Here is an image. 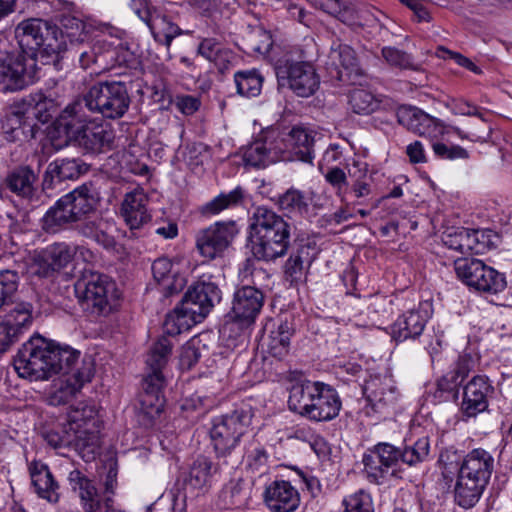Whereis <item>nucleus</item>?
Returning a JSON list of instances; mask_svg holds the SVG:
<instances>
[{
  "mask_svg": "<svg viewBox=\"0 0 512 512\" xmlns=\"http://www.w3.org/2000/svg\"><path fill=\"white\" fill-rule=\"evenodd\" d=\"M369 315L387 318L393 314V300L385 295L375 294L365 298Z\"/></svg>",
  "mask_w": 512,
  "mask_h": 512,
  "instance_id": "nucleus-61",
  "label": "nucleus"
},
{
  "mask_svg": "<svg viewBox=\"0 0 512 512\" xmlns=\"http://www.w3.org/2000/svg\"><path fill=\"white\" fill-rule=\"evenodd\" d=\"M31 484L38 497L50 503H57L60 497L59 485L55 481L48 466L39 461H33L29 465Z\"/></svg>",
  "mask_w": 512,
  "mask_h": 512,
  "instance_id": "nucleus-32",
  "label": "nucleus"
},
{
  "mask_svg": "<svg viewBox=\"0 0 512 512\" xmlns=\"http://www.w3.org/2000/svg\"><path fill=\"white\" fill-rule=\"evenodd\" d=\"M314 257V245L310 243L299 245L297 249L291 253L285 263L284 273L286 279L289 280L290 283H295L301 280L304 275L305 265L310 266Z\"/></svg>",
  "mask_w": 512,
  "mask_h": 512,
  "instance_id": "nucleus-40",
  "label": "nucleus"
},
{
  "mask_svg": "<svg viewBox=\"0 0 512 512\" xmlns=\"http://www.w3.org/2000/svg\"><path fill=\"white\" fill-rule=\"evenodd\" d=\"M444 245L461 254L471 253L475 239L470 236V229L457 228L450 232H445L442 236Z\"/></svg>",
  "mask_w": 512,
  "mask_h": 512,
  "instance_id": "nucleus-56",
  "label": "nucleus"
},
{
  "mask_svg": "<svg viewBox=\"0 0 512 512\" xmlns=\"http://www.w3.org/2000/svg\"><path fill=\"white\" fill-rule=\"evenodd\" d=\"M381 99L365 89H354L349 93V105L356 114L368 115L379 109Z\"/></svg>",
  "mask_w": 512,
  "mask_h": 512,
  "instance_id": "nucleus-55",
  "label": "nucleus"
},
{
  "mask_svg": "<svg viewBox=\"0 0 512 512\" xmlns=\"http://www.w3.org/2000/svg\"><path fill=\"white\" fill-rule=\"evenodd\" d=\"M363 392L371 408L378 413L393 406L398 397L394 381L387 376L371 377L365 382Z\"/></svg>",
  "mask_w": 512,
  "mask_h": 512,
  "instance_id": "nucleus-26",
  "label": "nucleus"
},
{
  "mask_svg": "<svg viewBox=\"0 0 512 512\" xmlns=\"http://www.w3.org/2000/svg\"><path fill=\"white\" fill-rule=\"evenodd\" d=\"M382 56L391 66H395L400 69H417V66L414 64L412 57L399 49L393 47H385L382 49Z\"/></svg>",
  "mask_w": 512,
  "mask_h": 512,
  "instance_id": "nucleus-63",
  "label": "nucleus"
},
{
  "mask_svg": "<svg viewBox=\"0 0 512 512\" xmlns=\"http://www.w3.org/2000/svg\"><path fill=\"white\" fill-rule=\"evenodd\" d=\"M251 251L258 260L283 257L290 246L291 225L283 216L266 206L254 208L249 218Z\"/></svg>",
  "mask_w": 512,
  "mask_h": 512,
  "instance_id": "nucleus-2",
  "label": "nucleus"
},
{
  "mask_svg": "<svg viewBox=\"0 0 512 512\" xmlns=\"http://www.w3.org/2000/svg\"><path fill=\"white\" fill-rule=\"evenodd\" d=\"M398 461L399 463L408 466H416L429 459L430 454V441L428 437H421L412 444H407L404 447H398Z\"/></svg>",
  "mask_w": 512,
  "mask_h": 512,
  "instance_id": "nucleus-52",
  "label": "nucleus"
},
{
  "mask_svg": "<svg viewBox=\"0 0 512 512\" xmlns=\"http://www.w3.org/2000/svg\"><path fill=\"white\" fill-rule=\"evenodd\" d=\"M77 221L75 212L64 195L45 213L42 228L48 233H56L67 225L76 224Z\"/></svg>",
  "mask_w": 512,
  "mask_h": 512,
  "instance_id": "nucleus-37",
  "label": "nucleus"
},
{
  "mask_svg": "<svg viewBox=\"0 0 512 512\" xmlns=\"http://www.w3.org/2000/svg\"><path fill=\"white\" fill-rule=\"evenodd\" d=\"M473 366L474 359L470 354L464 353L459 355L453 369L438 380V390L440 392L453 391L465 380Z\"/></svg>",
  "mask_w": 512,
  "mask_h": 512,
  "instance_id": "nucleus-44",
  "label": "nucleus"
},
{
  "mask_svg": "<svg viewBox=\"0 0 512 512\" xmlns=\"http://www.w3.org/2000/svg\"><path fill=\"white\" fill-rule=\"evenodd\" d=\"M197 52L206 60L220 65L222 61L228 60L232 56V52L225 48L215 38H203L199 45Z\"/></svg>",
  "mask_w": 512,
  "mask_h": 512,
  "instance_id": "nucleus-57",
  "label": "nucleus"
},
{
  "mask_svg": "<svg viewBox=\"0 0 512 512\" xmlns=\"http://www.w3.org/2000/svg\"><path fill=\"white\" fill-rule=\"evenodd\" d=\"M454 268L459 279L480 293L496 295L503 292L507 286L505 274L486 265L482 260L457 259Z\"/></svg>",
  "mask_w": 512,
  "mask_h": 512,
  "instance_id": "nucleus-12",
  "label": "nucleus"
},
{
  "mask_svg": "<svg viewBox=\"0 0 512 512\" xmlns=\"http://www.w3.org/2000/svg\"><path fill=\"white\" fill-rule=\"evenodd\" d=\"M309 202L310 198L304 191L292 187L279 195L276 203L288 214L303 216L309 211Z\"/></svg>",
  "mask_w": 512,
  "mask_h": 512,
  "instance_id": "nucleus-49",
  "label": "nucleus"
},
{
  "mask_svg": "<svg viewBox=\"0 0 512 512\" xmlns=\"http://www.w3.org/2000/svg\"><path fill=\"white\" fill-rule=\"evenodd\" d=\"M151 270L155 282L160 286L165 297L178 294L186 285L185 276L174 270L172 261L167 257L154 260Z\"/></svg>",
  "mask_w": 512,
  "mask_h": 512,
  "instance_id": "nucleus-31",
  "label": "nucleus"
},
{
  "mask_svg": "<svg viewBox=\"0 0 512 512\" xmlns=\"http://www.w3.org/2000/svg\"><path fill=\"white\" fill-rule=\"evenodd\" d=\"M70 431L72 432L71 438H74L72 446L82 453L83 457H87V459L94 458L100 446L98 426L78 428Z\"/></svg>",
  "mask_w": 512,
  "mask_h": 512,
  "instance_id": "nucleus-45",
  "label": "nucleus"
},
{
  "mask_svg": "<svg viewBox=\"0 0 512 512\" xmlns=\"http://www.w3.org/2000/svg\"><path fill=\"white\" fill-rule=\"evenodd\" d=\"M58 35L57 25L40 18L25 19L15 28L18 50L33 58L39 52L42 58H51L54 63L67 50L65 40L58 38Z\"/></svg>",
  "mask_w": 512,
  "mask_h": 512,
  "instance_id": "nucleus-6",
  "label": "nucleus"
},
{
  "mask_svg": "<svg viewBox=\"0 0 512 512\" xmlns=\"http://www.w3.org/2000/svg\"><path fill=\"white\" fill-rule=\"evenodd\" d=\"M430 316L431 311L428 303H421L417 308L403 313L389 328L392 340L396 343L416 340L422 335Z\"/></svg>",
  "mask_w": 512,
  "mask_h": 512,
  "instance_id": "nucleus-19",
  "label": "nucleus"
},
{
  "mask_svg": "<svg viewBox=\"0 0 512 512\" xmlns=\"http://www.w3.org/2000/svg\"><path fill=\"white\" fill-rule=\"evenodd\" d=\"M216 471L217 467L210 459L200 456L193 462L187 482L193 488H203L209 484L213 473Z\"/></svg>",
  "mask_w": 512,
  "mask_h": 512,
  "instance_id": "nucleus-54",
  "label": "nucleus"
},
{
  "mask_svg": "<svg viewBox=\"0 0 512 512\" xmlns=\"http://www.w3.org/2000/svg\"><path fill=\"white\" fill-rule=\"evenodd\" d=\"M81 504L85 512H96L100 508V495L92 481L85 482L78 490Z\"/></svg>",
  "mask_w": 512,
  "mask_h": 512,
  "instance_id": "nucleus-64",
  "label": "nucleus"
},
{
  "mask_svg": "<svg viewBox=\"0 0 512 512\" xmlns=\"http://www.w3.org/2000/svg\"><path fill=\"white\" fill-rule=\"evenodd\" d=\"M75 290L85 309L96 315L108 314L118 299L115 282L98 272H85L76 282Z\"/></svg>",
  "mask_w": 512,
  "mask_h": 512,
  "instance_id": "nucleus-10",
  "label": "nucleus"
},
{
  "mask_svg": "<svg viewBox=\"0 0 512 512\" xmlns=\"http://www.w3.org/2000/svg\"><path fill=\"white\" fill-rule=\"evenodd\" d=\"M316 136V132L301 126H295L288 132L277 130L276 142L281 161L312 163Z\"/></svg>",
  "mask_w": 512,
  "mask_h": 512,
  "instance_id": "nucleus-15",
  "label": "nucleus"
},
{
  "mask_svg": "<svg viewBox=\"0 0 512 512\" xmlns=\"http://www.w3.org/2000/svg\"><path fill=\"white\" fill-rule=\"evenodd\" d=\"M397 118L401 125L420 136L436 138L443 132V126L438 119L417 107H400L397 112Z\"/></svg>",
  "mask_w": 512,
  "mask_h": 512,
  "instance_id": "nucleus-24",
  "label": "nucleus"
},
{
  "mask_svg": "<svg viewBox=\"0 0 512 512\" xmlns=\"http://www.w3.org/2000/svg\"><path fill=\"white\" fill-rule=\"evenodd\" d=\"M88 167L79 158H61L52 161L46 170V177L51 181L62 182L74 180L87 172Z\"/></svg>",
  "mask_w": 512,
  "mask_h": 512,
  "instance_id": "nucleus-42",
  "label": "nucleus"
},
{
  "mask_svg": "<svg viewBox=\"0 0 512 512\" xmlns=\"http://www.w3.org/2000/svg\"><path fill=\"white\" fill-rule=\"evenodd\" d=\"M59 133L66 136V143H73L85 153L100 154L112 148L114 133L108 125L96 123L88 113L78 118L67 105L57 120Z\"/></svg>",
  "mask_w": 512,
  "mask_h": 512,
  "instance_id": "nucleus-5",
  "label": "nucleus"
},
{
  "mask_svg": "<svg viewBox=\"0 0 512 512\" xmlns=\"http://www.w3.org/2000/svg\"><path fill=\"white\" fill-rule=\"evenodd\" d=\"M37 173L27 165L13 169L6 177L5 183L9 190L17 196L32 203L38 200Z\"/></svg>",
  "mask_w": 512,
  "mask_h": 512,
  "instance_id": "nucleus-33",
  "label": "nucleus"
},
{
  "mask_svg": "<svg viewBox=\"0 0 512 512\" xmlns=\"http://www.w3.org/2000/svg\"><path fill=\"white\" fill-rule=\"evenodd\" d=\"M277 130L271 129L262 133L243 151V161L247 166L264 168L280 158V148L276 142Z\"/></svg>",
  "mask_w": 512,
  "mask_h": 512,
  "instance_id": "nucleus-20",
  "label": "nucleus"
},
{
  "mask_svg": "<svg viewBox=\"0 0 512 512\" xmlns=\"http://www.w3.org/2000/svg\"><path fill=\"white\" fill-rule=\"evenodd\" d=\"M173 344L167 336H161L151 347L146 363L150 373L144 378L143 392L140 394L139 418L143 425H152L164 407L162 369L168 362Z\"/></svg>",
  "mask_w": 512,
  "mask_h": 512,
  "instance_id": "nucleus-4",
  "label": "nucleus"
},
{
  "mask_svg": "<svg viewBox=\"0 0 512 512\" xmlns=\"http://www.w3.org/2000/svg\"><path fill=\"white\" fill-rule=\"evenodd\" d=\"M108 48L109 39L106 37L71 45V49L78 57L79 65L83 69H88L93 65L105 69V49Z\"/></svg>",
  "mask_w": 512,
  "mask_h": 512,
  "instance_id": "nucleus-34",
  "label": "nucleus"
},
{
  "mask_svg": "<svg viewBox=\"0 0 512 512\" xmlns=\"http://www.w3.org/2000/svg\"><path fill=\"white\" fill-rule=\"evenodd\" d=\"M1 131L8 142H27L35 138L37 126L24 112L12 111L1 120Z\"/></svg>",
  "mask_w": 512,
  "mask_h": 512,
  "instance_id": "nucleus-30",
  "label": "nucleus"
},
{
  "mask_svg": "<svg viewBox=\"0 0 512 512\" xmlns=\"http://www.w3.org/2000/svg\"><path fill=\"white\" fill-rule=\"evenodd\" d=\"M61 28H59L58 38L67 41L70 45L82 43L89 40L90 26L81 19L72 15H63L60 19Z\"/></svg>",
  "mask_w": 512,
  "mask_h": 512,
  "instance_id": "nucleus-46",
  "label": "nucleus"
},
{
  "mask_svg": "<svg viewBox=\"0 0 512 512\" xmlns=\"http://www.w3.org/2000/svg\"><path fill=\"white\" fill-rule=\"evenodd\" d=\"M136 63L135 55L126 42L119 38L109 40V48L105 49V68L108 65H111L112 68L116 66L130 68Z\"/></svg>",
  "mask_w": 512,
  "mask_h": 512,
  "instance_id": "nucleus-48",
  "label": "nucleus"
},
{
  "mask_svg": "<svg viewBox=\"0 0 512 512\" xmlns=\"http://www.w3.org/2000/svg\"><path fill=\"white\" fill-rule=\"evenodd\" d=\"M315 8L337 18L350 27L361 26L359 12L352 0H307Z\"/></svg>",
  "mask_w": 512,
  "mask_h": 512,
  "instance_id": "nucleus-35",
  "label": "nucleus"
},
{
  "mask_svg": "<svg viewBox=\"0 0 512 512\" xmlns=\"http://www.w3.org/2000/svg\"><path fill=\"white\" fill-rule=\"evenodd\" d=\"M97 410L94 406L91 405H83L73 408L68 415V428L70 430L85 428V427H94L97 423Z\"/></svg>",
  "mask_w": 512,
  "mask_h": 512,
  "instance_id": "nucleus-58",
  "label": "nucleus"
},
{
  "mask_svg": "<svg viewBox=\"0 0 512 512\" xmlns=\"http://www.w3.org/2000/svg\"><path fill=\"white\" fill-rule=\"evenodd\" d=\"M130 6L135 14L150 28L154 39H158L160 33L156 30L159 28L158 24L161 19L154 18L156 12L151 11L147 0H131Z\"/></svg>",
  "mask_w": 512,
  "mask_h": 512,
  "instance_id": "nucleus-62",
  "label": "nucleus"
},
{
  "mask_svg": "<svg viewBox=\"0 0 512 512\" xmlns=\"http://www.w3.org/2000/svg\"><path fill=\"white\" fill-rule=\"evenodd\" d=\"M190 308L192 307L182 300L179 306L167 314L163 325L164 333L168 336L178 335L201 322L203 318L193 314Z\"/></svg>",
  "mask_w": 512,
  "mask_h": 512,
  "instance_id": "nucleus-38",
  "label": "nucleus"
},
{
  "mask_svg": "<svg viewBox=\"0 0 512 512\" xmlns=\"http://www.w3.org/2000/svg\"><path fill=\"white\" fill-rule=\"evenodd\" d=\"M264 77L259 70L246 69L234 74L237 93L245 97H256L261 93Z\"/></svg>",
  "mask_w": 512,
  "mask_h": 512,
  "instance_id": "nucleus-50",
  "label": "nucleus"
},
{
  "mask_svg": "<svg viewBox=\"0 0 512 512\" xmlns=\"http://www.w3.org/2000/svg\"><path fill=\"white\" fill-rule=\"evenodd\" d=\"M319 381L303 380L294 383L289 391L288 407L291 411L306 417V411L310 408L313 397L319 386Z\"/></svg>",
  "mask_w": 512,
  "mask_h": 512,
  "instance_id": "nucleus-39",
  "label": "nucleus"
},
{
  "mask_svg": "<svg viewBox=\"0 0 512 512\" xmlns=\"http://www.w3.org/2000/svg\"><path fill=\"white\" fill-rule=\"evenodd\" d=\"M79 358V351L69 346H60L53 342L50 362L51 376L58 373L67 375V377L72 375L77 368L81 366Z\"/></svg>",
  "mask_w": 512,
  "mask_h": 512,
  "instance_id": "nucleus-41",
  "label": "nucleus"
},
{
  "mask_svg": "<svg viewBox=\"0 0 512 512\" xmlns=\"http://www.w3.org/2000/svg\"><path fill=\"white\" fill-rule=\"evenodd\" d=\"M486 485L457 476L454 489L455 502L465 508H472L479 501Z\"/></svg>",
  "mask_w": 512,
  "mask_h": 512,
  "instance_id": "nucleus-47",
  "label": "nucleus"
},
{
  "mask_svg": "<svg viewBox=\"0 0 512 512\" xmlns=\"http://www.w3.org/2000/svg\"><path fill=\"white\" fill-rule=\"evenodd\" d=\"M493 469V456L482 448H476L465 455L458 476L487 486Z\"/></svg>",
  "mask_w": 512,
  "mask_h": 512,
  "instance_id": "nucleus-28",
  "label": "nucleus"
},
{
  "mask_svg": "<svg viewBox=\"0 0 512 512\" xmlns=\"http://www.w3.org/2000/svg\"><path fill=\"white\" fill-rule=\"evenodd\" d=\"M76 230L86 238H90L106 249L115 246V239L107 232V223L96 211L76 222Z\"/></svg>",
  "mask_w": 512,
  "mask_h": 512,
  "instance_id": "nucleus-36",
  "label": "nucleus"
},
{
  "mask_svg": "<svg viewBox=\"0 0 512 512\" xmlns=\"http://www.w3.org/2000/svg\"><path fill=\"white\" fill-rule=\"evenodd\" d=\"M292 334L293 329L291 325L287 321L281 322L275 330L271 331L268 337V353L278 359L286 356L289 351Z\"/></svg>",
  "mask_w": 512,
  "mask_h": 512,
  "instance_id": "nucleus-53",
  "label": "nucleus"
},
{
  "mask_svg": "<svg viewBox=\"0 0 512 512\" xmlns=\"http://www.w3.org/2000/svg\"><path fill=\"white\" fill-rule=\"evenodd\" d=\"M65 196L68 198L77 220L96 211L98 197L92 185L83 184Z\"/></svg>",
  "mask_w": 512,
  "mask_h": 512,
  "instance_id": "nucleus-43",
  "label": "nucleus"
},
{
  "mask_svg": "<svg viewBox=\"0 0 512 512\" xmlns=\"http://www.w3.org/2000/svg\"><path fill=\"white\" fill-rule=\"evenodd\" d=\"M398 447L380 442L368 449L362 457L364 473L370 483L383 484L388 477L397 475Z\"/></svg>",
  "mask_w": 512,
  "mask_h": 512,
  "instance_id": "nucleus-13",
  "label": "nucleus"
},
{
  "mask_svg": "<svg viewBox=\"0 0 512 512\" xmlns=\"http://www.w3.org/2000/svg\"><path fill=\"white\" fill-rule=\"evenodd\" d=\"M238 233L234 221L216 222L196 235V248L208 260L221 257Z\"/></svg>",
  "mask_w": 512,
  "mask_h": 512,
  "instance_id": "nucleus-16",
  "label": "nucleus"
},
{
  "mask_svg": "<svg viewBox=\"0 0 512 512\" xmlns=\"http://www.w3.org/2000/svg\"><path fill=\"white\" fill-rule=\"evenodd\" d=\"M130 104L127 83L111 80L94 83L69 105L78 118L90 112L107 119H119L126 114Z\"/></svg>",
  "mask_w": 512,
  "mask_h": 512,
  "instance_id": "nucleus-3",
  "label": "nucleus"
},
{
  "mask_svg": "<svg viewBox=\"0 0 512 512\" xmlns=\"http://www.w3.org/2000/svg\"><path fill=\"white\" fill-rule=\"evenodd\" d=\"M244 198V190L236 187L229 193H221L209 202L199 208V212L203 216H214L225 209L233 208L242 203Z\"/></svg>",
  "mask_w": 512,
  "mask_h": 512,
  "instance_id": "nucleus-51",
  "label": "nucleus"
},
{
  "mask_svg": "<svg viewBox=\"0 0 512 512\" xmlns=\"http://www.w3.org/2000/svg\"><path fill=\"white\" fill-rule=\"evenodd\" d=\"M464 452L457 448L450 446L441 451L439 456V463L442 466V474L445 478L457 473L459 475L462 461H464Z\"/></svg>",
  "mask_w": 512,
  "mask_h": 512,
  "instance_id": "nucleus-59",
  "label": "nucleus"
},
{
  "mask_svg": "<svg viewBox=\"0 0 512 512\" xmlns=\"http://www.w3.org/2000/svg\"><path fill=\"white\" fill-rule=\"evenodd\" d=\"M274 69L278 85L289 88L299 97H309L319 87L320 79L316 69L300 46L286 51L275 62Z\"/></svg>",
  "mask_w": 512,
  "mask_h": 512,
  "instance_id": "nucleus-7",
  "label": "nucleus"
},
{
  "mask_svg": "<svg viewBox=\"0 0 512 512\" xmlns=\"http://www.w3.org/2000/svg\"><path fill=\"white\" fill-rule=\"evenodd\" d=\"M252 417L251 409L241 406L212 419L209 434L218 459H224L227 463V458L234 456L243 436L248 432Z\"/></svg>",
  "mask_w": 512,
  "mask_h": 512,
  "instance_id": "nucleus-8",
  "label": "nucleus"
},
{
  "mask_svg": "<svg viewBox=\"0 0 512 512\" xmlns=\"http://www.w3.org/2000/svg\"><path fill=\"white\" fill-rule=\"evenodd\" d=\"M147 204L148 197L142 188H135L125 194L120 211L131 231L139 230L150 222L151 214Z\"/></svg>",
  "mask_w": 512,
  "mask_h": 512,
  "instance_id": "nucleus-25",
  "label": "nucleus"
},
{
  "mask_svg": "<svg viewBox=\"0 0 512 512\" xmlns=\"http://www.w3.org/2000/svg\"><path fill=\"white\" fill-rule=\"evenodd\" d=\"M52 347L53 341L40 335H34L25 342L14 359V367L19 376L33 380L51 377Z\"/></svg>",
  "mask_w": 512,
  "mask_h": 512,
  "instance_id": "nucleus-11",
  "label": "nucleus"
},
{
  "mask_svg": "<svg viewBox=\"0 0 512 512\" xmlns=\"http://www.w3.org/2000/svg\"><path fill=\"white\" fill-rule=\"evenodd\" d=\"M493 388L486 376L473 377L464 387L461 411L467 417H475L488 407L487 397Z\"/></svg>",
  "mask_w": 512,
  "mask_h": 512,
  "instance_id": "nucleus-27",
  "label": "nucleus"
},
{
  "mask_svg": "<svg viewBox=\"0 0 512 512\" xmlns=\"http://www.w3.org/2000/svg\"><path fill=\"white\" fill-rule=\"evenodd\" d=\"M330 75L344 84H360L364 76L355 51L346 44H333L329 53Z\"/></svg>",
  "mask_w": 512,
  "mask_h": 512,
  "instance_id": "nucleus-18",
  "label": "nucleus"
},
{
  "mask_svg": "<svg viewBox=\"0 0 512 512\" xmlns=\"http://www.w3.org/2000/svg\"><path fill=\"white\" fill-rule=\"evenodd\" d=\"M18 271H0V354L7 352L28 331L33 322V306L17 300Z\"/></svg>",
  "mask_w": 512,
  "mask_h": 512,
  "instance_id": "nucleus-1",
  "label": "nucleus"
},
{
  "mask_svg": "<svg viewBox=\"0 0 512 512\" xmlns=\"http://www.w3.org/2000/svg\"><path fill=\"white\" fill-rule=\"evenodd\" d=\"M264 500L271 512H294L300 504L298 491L284 480H276L267 486Z\"/></svg>",
  "mask_w": 512,
  "mask_h": 512,
  "instance_id": "nucleus-29",
  "label": "nucleus"
},
{
  "mask_svg": "<svg viewBox=\"0 0 512 512\" xmlns=\"http://www.w3.org/2000/svg\"><path fill=\"white\" fill-rule=\"evenodd\" d=\"M263 305V292L254 286L245 285L234 292L228 316L241 327H249L255 322Z\"/></svg>",
  "mask_w": 512,
  "mask_h": 512,
  "instance_id": "nucleus-17",
  "label": "nucleus"
},
{
  "mask_svg": "<svg viewBox=\"0 0 512 512\" xmlns=\"http://www.w3.org/2000/svg\"><path fill=\"white\" fill-rule=\"evenodd\" d=\"M7 39L0 37V89L19 91L37 79V59L17 48L8 49Z\"/></svg>",
  "mask_w": 512,
  "mask_h": 512,
  "instance_id": "nucleus-9",
  "label": "nucleus"
},
{
  "mask_svg": "<svg viewBox=\"0 0 512 512\" xmlns=\"http://www.w3.org/2000/svg\"><path fill=\"white\" fill-rule=\"evenodd\" d=\"M341 407L342 402L337 391L320 382L312 404L306 411V418L316 422L330 421L339 415Z\"/></svg>",
  "mask_w": 512,
  "mask_h": 512,
  "instance_id": "nucleus-23",
  "label": "nucleus"
},
{
  "mask_svg": "<svg viewBox=\"0 0 512 512\" xmlns=\"http://www.w3.org/2000/svg\"><path fill=\"white\" fill-rule=\"evenodd\" d=\"M342 505L344 506V512H374L372 498L364 490L346 496Z\"/></svg>",
  "mask_w": 512,
  "mask_h": 512,
  "instance_id": "nucleus-60",
  "label": "nucleus"
},
{
  "mask_svg": "<svg viewBox=\"0 0 512 512\" xmlns=\"http://www.w3.org/2000/svg\"><path fill=\"white\" fill-rule=\"evenodd\" d=\"M182 300L192 307L190 311L193 314L204 319L221 301V290L209 278H200L188 288Z\"/></svg>",
  "mask_w": 512,
  "mask_h": 512,
  "instance_id": "nucleus-21",
  "label": "nucleus"
},
{
  "mask_svg": "<svg viewBox=\"0 0 512 512\" xmlns=\"http://www.w3.org/2000/svg\"><path fill=\"white\" fill-rule=\"evenodd\" d=\"M94 361L90 356L81 360V366L65 382L55 390L49 397L51 405H63L68 403L81 390L85 383L91 381L94 376Z\"/></svg>",
  "mask_w": 512,
  "mask_h": 512,
  "instance_id": "nucleus-22",
  "label": "nucleus"
},
{
  "mask_svg": "<svg viewBox=\"0 0 512 512\" xmlns=\"http://www.w3.org/2000/svg\"><path fill=\"white\" fill-rule=\"evenodd\" d=\"M77 247L67 242H54L37 251L30 272L40 278H50L66 268L73 260Z\"/></svg>",
  "mask_w": 512,
  "mask_h": 512,
  "instance_id": "nucleus-14",
  "label": "nucleus"
}]
</instances>
